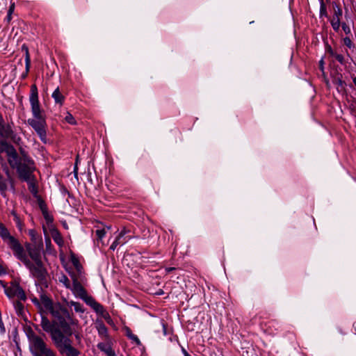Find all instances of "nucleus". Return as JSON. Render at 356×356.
I'll list each match as a JSON object with an SVG mask.
<instances>
[{
    "label": "nucleus",
    "instance_id": "obj_45",
    "mask_svg": "<svg viewBox=\"0 0 356 356\" xmlns=\"http://www.w3.org/2000/svg\"><path fill=\"white\" fill-rule=\"evenodd\" d=\"M6 188V186L5 184L0 183V191H4Z\"/></svg>",
    "mask_w": 356,
    "mask_h": 356
},
{
    "label": "nucleus",
    "instance_id": "obj_23",
    "mask_svg": "<svg viewBox=\"0 0 356 356\" xmlns=\"http://www.w3.org/2000/svg\"><path fill=\"white\" fill-rule=\"evenodd\" d=\"M124 330L125 335L129 339H131L132 341H134L136 345H138V346L140 345L141 342H140V339H138V337L136 335H135L132 333L131 330L129 327L125 326L124 327Z\"/></svg>",
    "mask_w": 356,
    "mask_h": 356
},
{
    "label": "nucleus",
    "instance_id": "obj_47",
    "mask_svg": "<svg viewBox=\"0 0 356 356\" xmlns=\"http://www.w3.org/2000/svg\"><path fill=\"white\" fill-rule=\"evenodd\" d=\"M182 352L184 356L189 355L188 352L184 348H182Z\"/></svg>",
    "mask_w": 356,
    "mask_h": 356
},
{
    "label": "nucleus",
    "instance_id": "obj_12",
    "mask_svg": "<svg viewBox=\"0 0 356 356\" xmlns=\"http://www.w3.org/2000/svg\"><path fill=\"white\" fill-rule=\"evenodd\" d=\"M70 289L76 297L81 298L84 302L90 297V296L88 295L87 291L76 278L73 280V284Z\"/></svg>",
    "mask_w": 356,
    "mask_h": 356
},
{
    "label": "nucleus",
    "instance_id": "obj_28",
    "mask_svg": "<svg viewBox=\"0 0 356 356\" xmlns=\"http://www.w3.org/2000/svg\"><path fill=\"white\" fill-rule=\"evenodd\" d=\"M319 15H320V17H328V14H327V8H326V6H325L323 0H321L320 1V12H319Z\"/></svg>",
    "mask_w": 356,
    "mask_h": 356
},
{
    "label": "nucleus",
    "instance_id": "obj_51",
    "mask_svg": "<svg viewBox=\"0 0 356 356\" xmlns=\"http://www.w3.org/2000/svg\"><path fill=\"white\" fill-rule=\"evenodd\" d=\"M74 172L75 175H77V167L76 166H75Z\"/></svg>",
    "mask_w": 356,
    "mask_h": 356
},
{
    "label": "nucleus",
    "instance_id": "obj_4",
    "mask_svg": "<svg viewBox=\"0 0 356 356\" xmlns=\"http://www.w3.org/2000/svg\"><path fill=\"white\" fill-rule=\"evenodd\" d=\"M0 238L3 242L10 248L14 256L20 259L26 254V252L19 240L13 236L6 226L2 223L0 224Z\"/></svg>",
    "mask_w": 356,
    "mask_h": 356
},
{
    "label": "nucleus",
    "instance_id": "obj_27",
    "mask_svg": "<svg viewBox=\"0 0 356 356\" xmlns=\"http://www.w3.org/2000/svg\"><path fill=\"white\" fill-rule=\"evenodd\" d=\"M343 44L348 48L349 49L353 51L354 49L356 47V44L352 41V40L348 37H345L343 38Z\"/></svg>",
    "mask_w": 356,
    "mask_h": 356
},
{
    "label": "nucleus",
    "instance_id": "obj_1",
    "mask_svg": "<svg viewBox=\"0 0 356 356\" xmlns=\"http://www.w3.org/2000/svg\"><path fill=\"white\" fill-rule=\"evenodd\" d=\"M29 102L33 118L28 120V124L35 131L41 141L47 143V122L44 110L40 107L38 90L35 84L31 86Z\"/></svg>",
    "mask_w": 356,
    "mask_h": 356
},
{
    "label": "nucleus",
    "instance_id": "obj_7",
    "mask_svg": "<svg viewBox=\"0 0 356 356\" xmlns=\"http://www.w3.org/2000/svg\"><path fill=\"white\" fill-rule=\"evenodd\" d=\"M4 291L7 297L13 301L23 300L25 302L27 299L24 290L17 280L12 281L9 286H4Z\"/></svg>",
    "mask_w": 356,
    "mask_h": 356
},
{
    "label": "nucleus",
    "instance_id": "obj_44",
    "mask_svg": "<svg viewBox=\"0 0 356 356\" xmlns=\"http://www.w3.org/2000/svg\"><path fill=\"white\" fill-rule=\"evenodd\" d=\"M12 19V14H9L8 13L7 14V16H6V20L8 22H10Z\"/></svg>",
    "mask_w": 356,
    "mask_h": 356
},
{
    "label": "nucleus",
    "instance_id": "obj_19",
    "mask_svg": "<svg viewBox=\"0 0 356 356\" xmlns=\"http://www.w3.org/2000/svg\"><path fill=\"white\" fill-rule=\"evenodd\" d=\"M26 182L28 184V188L31 193L36 198L38 197V188L37 185L36 178L33 177L29 180H26Z\"/></svg>",
    "mask_w": 356,
    "mask_h": 356
},
{
    "label": "nucleus",
    "instance_id": "obj_35",
    "mask_svg": "<svg viewBox=\"0 0 356 356\" xmlns=\"http://www.w3.org/2000/svg\"><path fill=\"white\" fill-rule=\"evenodd\" d=\"M334 83L338 86L343 87L345 84L344 81L341 79V76L340 77H336L334 79Z\"/></svg>",
    "mask_w": 356,
    "mask_h": 356
},
{
    "label": "nucleus",
    "instance_id": "obj_37",
    "mask_svg": "<svg viewBox=\"0 0 356 356\" xmlns=\"http://www.w3.org/2000/svg\"><path fill=\"white\" fill-rule=\"evenodd\" d=\"M13 220H14L17 227H20L22 226V222L19 216H15V218H13Z\"/></svg>",
    "mask_w": 356,
    "mask_h": 356
},
{
    "label": "nucleus",
    "instance_id": "obj_20",
    "mask_svg": "<svg viewBox=\"0 0 356 356\" xmlns=\"http://www.w3.org/2000/svg\"><path fill=\"white\" fill-rule=\"evenodd\" d=\"M40 304L42 305L48 312L54 307L56 304H54L52 300L47 297L46 295H42L40 296Z\"/></svg>",
    "mask_w": 356,
    "mask_h": 356
},
{
    "label": "nucleus",
    "instance_id": "obj_43",
    "mask_svg": "<svg viewBox=\"0 0 356 356\" xmlns=\"http://www.w3.org/2000/svg\"><path fill=\"white\" fill-rule=\"evenodd\" d=\"M30 234L31 235L32 240L35 241V243L36 244V243H37V238H36V236H35L34 232L33 231H31Z\"/></svg>",
    "mask_w": 356,
    "mask_h": 356
},
{
    "label": "nucleus",
    "instance_id": "obj_38",
    "mask_svg": "<svg viewBox=\"0 0 356 356\" xmlns=\"http://www.w3.org/2000/svg\"><path fill=\"white\" fill-rule=\"evenodd\" d=\"M32 302L37 306L38 308L41 309V304L39 300L36 298H33L31 299Z\"/></svg>",
    "mask_w": 356,
    "mask_h": 356
},
{
    "label": "nucleus",
    "instance_id": "obj_54",
    "mask_svg": "<svg viewBox=\"0 0 356 356\" xmlns=\"http://www.w3.org/2000/svg\"><path fill=\"white\" fill-rule=\"evenodd\" d=\"M80 354H81V352L79 350V354L76 356H79Z\"/></svg>",
    "mask_w": 356,
    "mask_h": 356
},
{
    "label": "nucleus",
    "instance_id": "obj_29",
    "mask_svg": "<svg viewBox=\"0 0 356 356\" xmlns=\"http://www.w3.org/2000/svg\"><path fill=\"white\" fill-rule=\"evenodd\" d=\"M69 304L71 307H74L75 312L81 313H83L84 312L83 305L81 303L78 302L70 301Z\"/></svg>",
    "mask_w": 356,
    "mask_h": 356
},
{
    "label": "nucleus",
    "instance_id": "obj_21",
    "mask_svg": "<svg viewBox=\"0 0 356 356\" xmlns=\"http://www.w3.org/2000/svg\"><path fill=\"white\" fill-rule=\"evenodd\" d=\"M51 237H52L53 240L54 241V242L58 246L63 247L64 245V241H63V236H62L61 234L60 233V232L56 229H54L51 230Z\"/></svg>",
    "mask_w": 356,
    "mask_h": 356
},
{
    "label": "nucleus",
    "instance_id": "obj_56",
    "mask_svg": "<svg viewBox=\"0 0 356 356\" xmlns=\"http://www.w3.org/2000/svg\"><path fill=\"white\" fill-rule=\"evenodd\" d=\"M186 356H191V355H186Z\"/></svg>",
    "mask_w": 356,
    "mask_h": 356
},
{
    "label": "nucleus",
    "instance_id": "obj_26",
    "mask_svg": "<svg viewBox=\"0 0 356 356\" xmlns=\"http://www.w3.org/2000/svg\"><path fill=\"white\" fill-rule=\"evenodd\" d=\"M22 49L25 50V65L26 73L29 71L31 65V58L29 52V49L25 45L22 46Z\"/></svg>",
    "mask_w": 356,
    "mask_h": 356
},
{
    "label": "nucleus",
    "instance_id": "obj_46",
    "mask_svg": "<svg viewBox=\"0 0 356 356\" xmlns=\"http://www.w3.org/2000/svg\"><path fill=\"white\" fill-rule=\"evenodd\" d=\"M11 215L13 216V218H15V216H18V214H17V213H16V211H14V210H13V211H11Z\"/></svg>",
    "mask_w": 356,
    "mask_h": 356
},
{
    "label": "nucleus",
    "instance_id": "obj_31",
    "mask_svg": "<svg viewBox=\"0 0 356 356\" xmlns=\"http://www.w3.org/2000/svg\"><path fill=\"white\" fill-rule=\"evenodd\" d=\"M10 139L14 143L17 145H19L22 139L15 132L13 134V135L8 138Z\"/></svg>",
    "mask_w": 356,
    "mask_h": 356
},
{
    "label": "nucleus",
    "instance_id": "obj_41",
    "mask_svg": "<svg viewBox=\"0 0 356 356\" xmlns=\"http://www.w3.org/2000/svg\"><path fill=\"white\" fill-rule=\"evenodd\" d=\"M15 10V3H11L8 11V13L13 14Z\"/></svg>",
    "mask_w": 356,
    "mask_h": 356
},
{
    "label": "nucleus",
    "instance_id": "obj_25",
    "mask_svg": "<svg viewBox=\"0 0 356 356\" xmlns=\"http://www.w3.org/2000/svg\"><path fill=\"white\" fill-rule=\"evenodd\" d=\"M70 261H71L72 265L76 268V270L80 273L82 269V266L80 264L79 258L74 254H70Z\"/></svg>",
    "mask_w": 356,
    "mask_h": 356
},
{
    "label": "nucleus",
    "instance_id": "obj_39",
    "mask_svg": "<svg viewBox=\"0 0 356 356\" xmlns=\"http://www.w3.org/2000/svg\"><path fill=\"white\" fill-rule=\"evenodd\" d=\"M324 65H325V62H324V59L323 58H322L320 61H319V69L324 74Z\"/></svg>",
    "mask_w": 356,
    "mask_h": 356
},
{
    "label": "nucleus",
    "instance_id": "obj_14",
    "mask_svg": "<svg viewBox=\"0 0 356 356\" xmlns=\"http://www.w3.org/2000/svg\"><path fill=\"white\" fill-rule=\"evenodd\" d=\"M95 328L97 330L98 335L99 337L105 341V340H109L112 338L108 334V330L104 322L101 320H97L95 322Z\"/></svg>",
    "mask_w": 356,
    "mask_h": 356
},
{
    "label": "nucleus",
    "instance_id": "obj_55",
    "mask_svg": "<svg viewBox=\"0 0 356 356\" xmlns=\"http://www.w3.org/2000/svg\"><path fill=\"white\" fill-rule=\"evenodd\" d=\"M0 224H2V222H0Z\"/></svg>",
    "mask_w": 356,
    "mask_h": 356
},
{
    "label": "nucleus",
    "instance_id": "obj_5",
    "mask_svg": "<svg viewBox=\"0 0 356 356\" xmlns=\"http://www.w3.org/2000/svg\"><path fill=\"white\" fill-rule=\"evenodd\" d=\"M29 339V348L33 356H56L40 337L33 334Z\"/></svg>",
    "mask_w": 356,
    "mask_h": 356
},
{
    "label": "nucleus",
    "instance_id": "obj_3",
    "mask_svg": "<svg viewBox=\"0 0 356 356\" xmlns=\"http://www.w3.org/2000/svg\"><path fill=\"white\" fill-rule=\"evenodd\" d=\"M22 157H18V161L14 166H11L13 168H16L19 178L22 181L29 180L30 179L35 177L33 175L35 170V165L34 161L30 158L24 152H21Z\"/></svg>",
    "mask_w": 356,
    "mask_h": 356
},
{
    "label": "nucleus",
    "instance_id": "obj_48",
    "mask_svg": "<svg viewBox=\"0 0 356 356\" xmlns=\"http://www.w3.org/2000/svg\"><path fill=\"white\" fill-rule=\"evenodd\" d=\"M3 122V119L2 115L0 113V127L2 125Z\"/></svg>",
    "mask_w": 356,
    "mask_h": 356
},
{
    "label": "nucleus",
    "instance_id": "obj_42",
    "mask_svg": "<svg viewBox=\"0 0 356 356\" xmlns=\"http://www.w3.org/2000/svg\"><path fill=\"white\" fill-rule=\"evenodd\" d=\"M120 245V243H117V240L115 239L113 243L111 244L110 249L114 250L118 245Z\"/></svg>",
    "mask_w": 356,
    "mask_h": 356
},
{
    "label": "nucleus",
    "instance_id": "obj_18",
    "mask_svg": "<svg viewBox=\"0 0 356 356\" xmlns=\"http://www.w3.org/2000/svg\"><path fill=\"white\" fill-rule=\"evenodd\" d=\"M23 300H13V305L16 314L18 317L22 318H25V309L24 304L22 303Z\"/></svg>",
    "mask_w": 356,
    "mask_h": 356
},
{
    "label": "nucleus",
    "instance_id": "obj_40",
    "mask_svg": "<svg viewBox=\"0 0 356 356\" xmlns=\"http://www.w3.org/2000/svg\"><path fill=\"white\" fill-rule=\"evenodd\" d=\"M102 316L104 317L108 323H110L111 321V318L106 311H105V313L102 314Z\"/></svg>",
    "mask_w": 356,
    "mask_h": 356
},
{
    "label": "nucleus",
    "instance_id": "obj_50",
    "mask_svg": "<svg viewBox=\"0 0 356 356\" xmlns=\"http://www.w3.org/2000/svg\"><path fill=\"white\" fill-rule=\"evenodd\" d=\"M174 269H175L174 268H168L166 270L168 272H170V271L173 270Z\"/></svg>",
    "mask_w": 356,
    "mask_h": 356
},
{
    "label": "nucleus",
    "instance_id": "obj_8",
    "mask_svg": "<svg viewBox=\"0 0 356 356\" xmlns=\"http://www.w3.org/2000/svg\"><path fill=\"white\" fill-rule=\"evenodd\" d=\"M19 261H21L27 268L29 269L33 277L40 280L45 277L46 271L43 267L42 261H38L33 263L28 257L26 254L23 256Z\"/></svg>",
    "mask_w": 356,
    "mask_h": 356
},
{
    "label": "nucleus",
    "instance_id": "obj_13",
    "mask_svg": "<svg viewBox=\"0 0 356 356\" xmlns=\"http://www.w3.org/2000/svg\"><path fill=\"white\" fill-rule=\"evenodd\" d=\"M97 348L102 352L104 353L106 356H115L116 354L113 349V340H105L104 342H100L97 344Z\"/></svg>",
    "mask_w": 356,
    "mask_h": 356
},
{
    "label": "nucleus",
    "instance_id": "obj_11",
    "mask_svg": "<svg viewBox=\"0 0 356 356\" xmlns=\"http://www.w3.org/2000/svg\"><path fill=\"white\" fill-rule=\"evenodd\" d=\"M334 15L330 20L331 26L333 30L338 32L341 26V17L343 15V11L341 7L336 3H333Z\"/></svg>",
    "mask_w": 356,
    "mask_h": 356
},
{
    "label": "nucleus",
    "instance_id": "obj_49",
    "mask_svg": "<svg viewBox=\"0 0 356 356\" xmlns=\"http://www.w3.org/2000/svg\"><path fill=\"white\" fill-rule=\"evenodd\" d=\"M353 82L356 87V76L353 77Z\"/></svg>",
    "mask_w": 356,
    "mask_h": 356
},
{
    "label": "nucleus",
    "instance_id": "obj_53",
    "mask_svg": "<svg viewBox=\"0 0 356 356\" xmlns=\"http://www.w3.org/2000/svg\"><path fill=\"white\" fill-rule=\"evenodd\" d=\"M346 54H347V56H348V57H350V54L348 53V51H346Z\"/></svg>",
    "mask_w": 356,
    "mask_h": 356
},
{
    "label": "nucleus",
    "instance_id": "obj_30",
    "mask_svg": "<svg viewBox=\"0 0 356 356\" xmlns=\"http://www.w3.org/2000/svg\"><path fill=\"white\" fill-rule=\"evenodd\" d=\"M65 120L70 124L74 125L76 124V121L74 119V116L70 113H67V115L65 118Z\"/></svg>",
    "mask_w": 356,
    "mask_h": 356
},
{
    "label": "nucleus",
    "instance_id": "obj_33",
    "mask_svg": "<svg viewBox=\"0 0 356 356\" xmlns=\"http://www.w3.org/2000/svg\"><path fill=\"white\" fill-rule=\"evenodd\" d=\"M96 235H97V239L98 240H102V238L105 236L106 235V231L104 229H97L96 230Z\"/></svg>",
    "mask_w": 356,
    "mask_h": 356
},
{
    "label": "nucleus",
    "instance_id": "obj_32",
    "mask_svg": "<svg viewBox=\"0 0 356 356\" xmlns=\"http://www.w3.org/2000/svg\"><path fill=\"white\" fill-rule=\"evenodd\" d=\"M62 283H63V284L65 286L66 288L67 289H70L71 288V284H70V282L69 280V279L67 278V276L65 275H63L60 280Z\"/></svg>",
    "mask_w": 356,
    "mask_h": 356
},
{
    "label": "nucleus",
    "instance_id": "obj_10",
    "mask_svg": "<svg viewBox=\"0 0 356 356\" xmlns=\"http://www.w3.org/2000/svg\"><path fill=\"white\" fill-rule=\"evenodd\" d=\"M39 244H27L26 245L29 255L34 262L41 261V251L43 248V245L41 238H39Z\"/></svg>",
    "mask_w": 356,
    "mask_h": 356
},
{
    "label": "nucleus",
    "instance_id": "obj_9",
    "mask_svg": "<svg viewBox=\"0 0 356 356\" xmlns=\"http://www.w3.org/2000/svg\"><path fill=\"white\" fill-rule=\"evenodd\" d=\"M0 152L6 154L8 162L10 166H14L17 163L18 154L14 147L5 140H0Z\"/></svg>",
    "mask_w": 356,
    "mask_h": 356
},
{
    "label": "nucleus",
    "instance_id": "obj_22",
    "mask_svg": "<svg viewBox=\"0 0 356 356\" xmlns=\"http://www.w3.org/2000/svg\"><path fill=\"white\" fill-rule=\"evenodd\" d=\"M13 133L14 131L13 130L10 125H5L3 122L2 123V125L0 127V134L3 137L8 139Z\"/></svg>",
    "mask_w": 356,
    "mask_h": 356
},
{
    "label": "nucleus",
    "instance_id": "obj_52",
    "mask_svg": "<svg viewBox=\"0 0 356 356\" xmlns=\"http://www.w3.org/2000/svg\"><path fill=\"white\" fill-rule=\"evenodd\" d=\"M75 337H76V338L77 339H80V337H79V334H76V336H75Z\"/></svg>",
    "mask_w": 356,
    "mask_h": 356
},
{
    "label": "nucleus",
    "instance_id": "obj_2",
    "mask_svg": "<svg viewBox=\"0 0 356 356\" xmlns=\"http://www.w3.org/2000/svg\"><path fill=\"white\" fill-rule=\"evenodd\" d=\"M40 325L44 331L50 333L51 339L59 353L63 356H76L79 350L72 346V341L59 329L54 327L51 321L42 315Z\"/></svg>",
    "mask_w": 356,
    "mask_h": 356
},
{
    "label": "nucleus",
    "instance_id": "obj_6",
    "mask_svg": "<svg viewBox=\"0 0 356 356\" xmlns=\"http://www.w3.org/2000/svg\"><path fill=\"white\" fill-rule=\"evenodd\" d=\"M49 312L55 320L58 321L59 327L65 332L70 329L68 321L71 320V316L67 308L57 303Z\"/></svg>",
    "mask_w": 356,
    "mask_h": 356
},
{
    "label": "nucleus",
    "instance_id": "obj_15",
    "mask_svg": "<svg viewBox=\"0 0 356 356\" xmlns=\"http://www.w3.org/2000/svg\"><path fill=\"white\" fill-rule=\"evenodd\" d=\"M325 52L330 57L334 58V60L339 62L340 64L345 65L346 63L344 56L340 53H338L337 50L334 49L330 45L327 44L325 46Z\"/></svg>",
    "mask_w": 356,
    "mask_h": 356
},
{
    "label": "nucleus",
    "instance_id": "obj_34",
    "mask_svg": "<svg viewBox=\"0 0 356 356\" xmlns=\"http://www.w3.org/2000/svg\"><path fill=\"white\" fill-rule=\"evenodd\" d=\"M341 25L343 31H344V33L346 35L351 34V29H350V26L346 23L343 22Z\"/></svg>",
    "mask_w": 356,
    "mask_h": 356
},
{
    "label": "nucleus",
    "instance_id": "obj_16",
    "mask_svg": "<svg viewBox=\"0 0 356 356\" xmlns=\"http://www.w3.org/2000/svg\"><path fill=\"white\" fill-rule=\"evenodd\" d=\"M85 302L89 305L97 314L102 316L105 313L106 310L103 305L97 302L92 296L88 298Z\"/></svg>",
    "mask_w": 356,
    "mask_h": 356
},
{
    "label": "nucleus",
    "instance_id": "obj_36",
    "mask_svg": "<svg viewBox=\"0 0 356 356\" xmlns=\"http://www.w3.org/2000/svg\"><path fill=\"white\" fill-rule=\"evenodd\" d=\"M43 216L47 223L52 222L53 218L46 211L42 210Z\"/></svg>",
    "mask_w": 356,
    "mask_h": 356
},
{
    "label": "nucleus",
    "instance_id": "obj_17",
    "mask_svg": "<svg viewBox=\"0 0 356 356\" xmlns=\"http://www.w3.org/2000/svg\"><path fill=\"white\" fill-rule=\"evenodd\" d=\"M130 232V229L124 227L115 238L117 243H120L122 245L127 243L133 237L132 235L129 234Z\"/></svg>",
    "mask_w": 356,
    "mask_h": 356
},
{
    "label": "nucleus",
    "instance_id": "obj_24",
    "mask_svg": "<svg viewBox=\"0 0 356 356\" xmlns=\"http://www.w3.org/2000/svg\"><path fill=\"white\" fill-rule=\"evenodd\" d=\"M52 98L54 99L56 104L62 105L64 102L65 97L60 92L59 88L58 87L52 93Z\"/></svg>",
    "mask_w": 356,
    "mask_h": 356
}]
</instances>
